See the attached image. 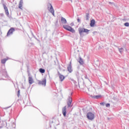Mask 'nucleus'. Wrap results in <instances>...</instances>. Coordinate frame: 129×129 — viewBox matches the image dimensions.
<instances>
[{
	"mask_svg": "<svg viewBox=\"0 0 129 129\" xmlns=\"http://www.w3.org/2000/svg\"><path fill=\"white\" fill-rule=\"evenodd\" d=\"M23 0H20L19 5V9H20V10H23V9L22 8L23 7Z\"/></svg>",
	"mask_w": 129,
	"mask_h": 129,
	"instance_id": "17",
	"label": "nucleus"
},
{
	"mask_svg": "<svg viewBox=\"0 0 129 129\" xmlns=\"http://www.w3.org/2000/svg\"><path fill=\"white\" fill-rule=\"evenodd\" d=\"M21 90L19 89L17 92V96L18 97H20V93Z\"/></svg>",
	"mask_w": 129,
	"mask_h": 129,
	"instance_id": "24",
	"label": "nucleus"
},
{
	"mask_svg": "<svg viewBox=\"0 0 129 129\" xmlns=\"http://www.w3.org/2000/svg\"><path fill=\"white\" fill-rule=\"evenodd\" d=\"M94 99H99V98H101L102 96L101 95L93 96L92 97Z\"/></svg>",
	"mask_w": 129,
	"mask_h": 129,
	"instance_id": "18",
	"label": "nucleus"
},
{
	"mask_svg": "<svg viewBox=\"0 0 129 129\" xmlns=\"http://www.w3.org/2000/svg\"><path fill=\"white\" fill-rule=\"evenodd\" d=\"M34 38L36 39L37 37H36L35 36H34Z\"/></svg>",
	"mask_w": 129,
	"mask_h": 129,
	"instance_id": "36",
	"label": "nucleus"
},
{
	"mask_svg": "<svg viewBox=\"0 0 129 129\" xmlns=\"http://www.w3.org/2000/svg\"><path fill=\"white\" fill-rule=\"evenodd\" d=\"M47 9L49 12H50L51 14H52L53 17H55V13H54L55 11H54V8H53V6H52V4L48 3L47 4Z\"/></svg>",
	"mask_w": 129,
	"mask_h": 129,
	"instance_id": "3",
	"label": "nucleus"
},
{
	"mask_svg": "<svg viewBox=\"0 0 129 129\" xmlns=\"http://www.w3.org/2000/svg\"><path fill=\"white\" fill-rule=\"evenodd\" d=\"M77 22L78 23H81V20L79 19V17L77 18Z\"/></svg>",
	"mask_w": 129,
	"mask_h": 129,
	"instance_id": "29",
	"label": "nucleus"
},
{
	"mask_svg": "<svg viewBox=\"0 0 129 129\" xmlns=\"http://www.w3.org/2000/svg\"><path fill=\"white\" fill-rule=\"evenodd\" d=\"M8 73L6 69H1L0 70V77H5V78H8Z\"/></svg>",
	"mask_w": 129,
	"mask_h": 129,
	"instance_id": "2",
	"label": "nucleus"
},
{
	"mask_svg": "<svg viewBox=\"0 0 129 129\" xmlns=\"http://www.w3.org/2000/svg\"><path fill=\"white\" fill-rule=\"evenodd\" d=\"M124 26L125 27H129V23L128 22H126L124 24Z\"/></svg>",
	"mask_w": 129,
	"mask_h": 129,
	"instance_id": "25",
	"label": "nucleus"
},
{
	"mask_svg": "<svg viewBox=\"0 0 129 129\" xmlns=\"http://www.w3.org/2000/svg\"><path fill=\"white\" fill-rule=\"evenodd\" d=\"M7 128L8 129H15L16 128V124H11L9 125V126H7Z\"/></svg>",
	"mask_w": 129,
	"mask_h": 129,
	"instance_id": "13",
	"label": "nucleus"
},
{
	"mask_svg": "<svg viewBox=\"0 0 129 129\" xmlns=\"http://www.w3.org/2000/svg\"><path fill=\"white\" fill-rule=\"evenodd\" d=\"M89 31L90 30L84 28H79V33L80 37H82V38L84 37V34L83 33H86L87 35H88L89 34Z\"/></svg>",
	"mask_w": 129,
	"mask_h": 129,
	"instance_id": "1",
	"label": "nucleus"
},
{
	"mask_svg": "<svg viewBox=\"0 0 129 129\" xmlns=\"http://www.w3.org/2000/svg\"><path fill=\"white\" fill-rule=\"evenodd\" d=\"M72 94H73V93H72L71 94V95H72Z\"/></svg>",
	"mask_w": 129,
	"mask_h": 129,
	"instance_id": "40",
	"label": "nucleus"
},
{
	"mask_svg": "<svg viewBox=\"0 0 129 129\" xmlns=\"http://www.w3.org/2000/svg\"><path fill=\"white\" fill-rule=\"evenodd\" d=\"M35 40H38V38H35Z\"/></svg>",
	"mask_w": 129,
	"mask_h": 129,
	"instance_id": "39",
	"label": "nucleus"
},
{
	"mask_svg": "<svg viewBox=\"0 0 129 129\" xmlns=\"http://www.w3.org/2000/svg\"><path fill=\"white\" fill-rule=\"evenodd\" d=\"M0 80H5V79L1 78V79H0Z\"/></svg>",
	"mask_w": 129,
	"mask_h": 129,
	"instance_id": "35",
	"label": "nucleus"
},
{
	"mask_svg": "<svg viewBox=\"0 0 129 129\" xmlns=\"http://www.w3.org/2000/svg\"><path fill=\"white\" fill-rule=\"evenodd\" d=\"M1 15L2 17H3V16H4V13L1 14Z\"/></svg>",
	"mask_w": 129,
	"mask_h": 129,
	"instance_id": "33",
	"label": "nucleus"
},
{
	"mask_svg": "<svg viewBox=\"0 0 129 129\" xmlns=\"http://www.w3.org/2000/svg\"><path fill=\"white\" fill-rule=\"evenodd\" d=\"M63 29H64V30H66L67 31H69V32H71V33H75V30H74L73 28L71 27L69 25H63Z\"/></svg>",
	"mask_w": 129,
	"mask_h": 129,
	"instance_id": "4",
	"label": "nucleus"
},
{
	"mask_svg": "<svg viewBox=\"0 0 129 129\" xmlns=\"http://www.w3.org/2000/svg\"><path fill=\"white\" fill-rule=\"evenodd\" d=\"M78 61H79L80 65H84V61H83V59H82L81 56H80Z\"/></svg>",
	"mask_w": 129,
	"mask_h": 129,
	"instance_id": "12",
	"label": "nucleus"
},
{
	"mask_svg": "<svg viewBox=\"0 0 129 129\" xmlns=\"http://www.w3.org/2000/svg\"><path fill=\"white\" fill-rule=\"evenodd\" d=\"M2 123H3V126H5V125H6V124H7V122L4 121L2 122Z\"/></svg>",
	"mask_w": 129,
	"mask_h": 129,
	"instance_id": "26",
	"label": "nucleus"
},
{
	"mask_svg": "<svg viewBox=\"0 0 129 129\" xmlns=\"http://www.w3.org/2000/svg\"><path fill=\"white\" fill-rule=\"evenodd\" d=\"M28 79L29 84L32 85L33 84V83H34V80L33 79V78H32V77H29Z\"/></svg>",
	"mask_w": 129,
	"mask_h": 129,
	"instance_id": "16",
	"label": "nucleus"
},
{
	"mask_svg": "<svg viewBox=\"0 0 129 129\" xmlns=\"http://www.w3.org/2000/svg\"><path fill=\"white\" fill-rule=\"evenodd\" d=\"M15 32V28H11L7 33V36H10L11 35H13V33Z\"/></svg>",
	"mask_w": 129,
	"mask_h": 129,
	"instance_id": "7",
	"label": "nucleus"
},
{
	"mask_svg": "<svg viewBox=\"0 0 129 129\" xmlns=\"http://www.w3.org/2000/svg\"><path fill=\"white\" fill-rule=\"evenodd\" d=\"M37 41H38V42H39V43H40V42H41V41H40V40H39V39H37Z\"/></svg>",
	"mask_w": 129,
	"mask_h": 129,
	"instance_id": "34",
	"label": "nucleus"
},
{
	"mask_svg": "<svg viewBox=\"0 0 129 129\" xmlns=\"http://www.w3.org/2000/svg\"><path fill=\"white\" fill-rule=\"evenodd\" d=\"M87 117L88 119L90 120H93L94 119L95 115L94 114L91 112H89L87 114Z\"/></svg>",
	"mask_w": 129,
	"mask_h": 129,
	"instance_id": "5",
	"label": "nucleus"
},
{
	"mask_svg": "<svg viewBox=\"0 0 129 129\" xmlns=\"http://www.w3.org/2000/svg\"><path fill=\"white\" fill-rule=\"evenodd\" d=\"M85 79H88V77H87V76H85Z\"/></svg>",
	"mask_w": 129,
	"mask_h": 129,
	"instance_id": "31",
	"label": "nucleus"
},
{
	"mask_svg": "<svg viewBox=\"0 0 129 129\" xmlns=\"http://www.w3.org/2000/svg\"><path fill=\"white\" fill-rule=\"evenodd\" d=\"M67 69L69 73H72L73 70H72V66H71V61H70L69 64L68 66Z\"/></svg>",
	"mask_w": 129,
	"mask_h": 129,
	"instance_id": "10",
	"label": "nucleus"
},
{
	"mask_svg": "<svg viewBox=\"0 0 129 129\" xmlns=\"http://www.w3.org/2000/svg\"><path fill=\"white\" fill-rule=\"evenodd\" d=\"M62 114L63 115V116H66V114L67 113V110H66V106H64L63 108H62Z\"/></svg>",
	"mask_w": 129,
	"mask_h": 129,
	"instance_id": "14",
	"label": "nucleus"
},
{
	"mask_svg": "<svg viewBox=\"0 0 129 129\" xmlns=\"http://www.w3.org/2000/svg\"><path fill=\"white\" fill-rule=\"evenodd\" d=\"M10 107H11V106H9V107H8L5 108V109H8V108H10Z\"/></svg>",
	"mask_w": 129,
	"mask_h": 129,
	"instance_id": "32",
	"label": "nucleus"
},
{
	"mask_svg": "<svg viewBox=\"0 0 129 129\" xmlns=\"http://www.w3.org/2000/svg\"><path fill=\"white\" fill-rule=\"evenodd\" d=\"M94 25H95V20L94 19H92L91 20L90 26V27H94Z\"/></svg>",
	"mask_w": 129,
	"mask_h": 129,
	"instance_id": "15",
	"label": "nucleus"
},
{
	"mask_svg": "<svg viewBox=\"0 0 129 129\" xmlns=\"http://www.w3.org/2000/svg\"><path fill=\"white\" fill-rule=\"evenodd\" d=\"M118 51L120 53V54H122V52H123V51H124V49H123V48L121 47V48H118Z\"/></svg>",
	"mask_w": 129,
	"mask_h": 129,
	"instance_id": "21",
	"label": "nucleus"
},
{
	"mask_svg": "<svg viewBox=\"0 0 129 129\" xmlns=\"http://www.w3.org/2000/svg\"><path fill=\"white\" fill-rule=\"evenodd\" d=\"M100 105H102V106H104V105H105V102H101L100 103Z\"/></svg>",
	"mask_w": 129,
	"mask_h": 129,
	"instance_id": "27",
	"label": "nucleus"
},
{
	"mask_svg": "<svg viewBox=\"0 0 129 129\" xmlns=\"http://www.w3.org/2000/svg\"><path fill=\"white\" fill-rule=\"evenodd\" d=\"M9 60V58H4L1 60V63L2 64H6V62Z\"/></svg>",
	"mask_w": 129,
	"mask_h": 129,
	"instance_id": "20",
	"label": "nucleus"
},
{
	"mask_svg": "<svg viewBox=\"0 0 129 129\" xmlns=\"http://www.w3.org/2000/svg\"><path fill=\"white\" fill-rule=\"evenodd\" d=\"M34 38L36 39L37 37H36L35 36H34Z\"/></svg>",
	"mask_w": 129,
	"mask_h": 129,
	"instance_id": "38",
	"label": "nucleus"
},
{
	"mask_svg": "<svg viewBox=\"0 0 129 129\" xmlns=\"http://www.w3.org/2000/svg\"><path fill=\"white\" fill-rule=\"evenodd\" d=\"M39 72H40V73H44L45 72V69H42V68H40L39 69Z\"/></svg>",
	"mask_w": 129,
	"mask_h": 129,
	"instance_id": "23",
	"label": "nucleus"
},
{
	"mask_svg": "<svg viewBox=\"0 0 129 129\" xmlns=\"http://www.w3.org/2000/svg\"><path fill=\"white\" fill-rule=\"evenodd\" d=\"M72 97L69 96L68 98L67 104L68 107H72Z\"/></svg>",
	"mask_w": 129,
	"mask_h": 129,
	"instance_id": "6",
	"label": "nucleus"
},
{
	"mask_svg": "<svg viewBox=\"0 0 129 129\" xmlns=\"http://www.w3.org/2000/svg\"><path fill=\"white\" fill-rule=\"evenodd\" d=\"M34 38L36 39L37 37H36L35 36H34Z\"/></svg>",
	"mask_w": 129,
	"mask_h": 129,
	"instance_id": "37",
	"label": "nucleus"
},
{
	"mask_svg": "<svg viewBox=\"0 0 129 129\" xmlns=\"http://www.w3.org/2000/svg\"><path fill=\"white\" fill-rule=\"evenodd\" d=\"M86 21H89V13L86 14Z\"/></svg>",
	"mask_w": 129,
	"mask_h": 129,
	"instance_id": "22",
	"label": "nucleus"
},
{
	"mask_svg": "<svg viewBox=\"0 0 129 129\" xmlns=\"http://www.w3.org/2000/svg\"><path fill=\"white\" fill-rule=\"evenodd\" d=\"M58 74L59 78V81L62 82V81H63L64 79H65V77L63 75H61L59 72H58Z\"/></svg>",
	"mask_w": 129,
	"mask_h": 129,
	"instance_id": "11",
	"label": "nucleus"
},
{
	"mask_svg": "<svg viewBox=\"0 0 129 129\" xmlns=\"http://www.w3.org/2000/svg\"><path fill=\"white\" fill-rule=\"evenodd\" d=\"M46 78H44L43 80H42L41 81H39L38 82V84H41L43 86H46Z\"/></svg>",
	"mask_w": 129,
	"mask_h": 129,
	"instance_id": "9",
	"label": "nucleus"
},
{
	"mask_svg": "<svg viewBox=\"0 0 129 129\" xmlns=\"http://www.w3.org/2000/svg\"><path fill=\"white\" fill-rule=\"evenodd\" d=\"M61 22L62 24H67V20H66V19L64 18L63 17H61Z\"/></svg>",
	"mask_w": 129,
	"mask_h": 129,
	"instance_id": "19",
	"label": "nucleus"
},
{
	"mask_svg": "<svg viewBox=\"0 0 129 129\" xmlns=\"http://www.w3.org/2000/svg\"><path fill=\"white\" fill-rule=\"evenodd\" d=\"M114 3H112V2H109V5H113Z\"/></svg>",
	"mask_w": 129,
	"mask_h": 129,
	"instance_id": "30",
	"label": "nucleus"
},
{
	"mask_svg": "<svg viewBox=\"0 0 129 129\" xmlns=\"http://www.w3.org/2000/svg\"><path fill=\"white\" fill-rule=\"evenodd\" d=\"M3 7L4 8L6 16H7V17H10V13H9L8 7H7V6H6L5 4H3Z\"/></svg>",
	"mask_w": 129,
	"mask_h": 129,
	"instance_id": "8",
	"label": "nucleus"
},
{
	"mask_svg": "<svg viewBox=\"0 0 129 129\" xmlns=\"http://www.w3.org/2000/svg\"><path fill=\"white\" fill-rule=\"evenodd\" d=\"M106 107H110V104L109 103L106 104Z\"/></svg>",
	"mask_w": 129,
	"mask_h": 129,
	"instance_id": "28",
	"label": "nucleus"
}]
</instances>
